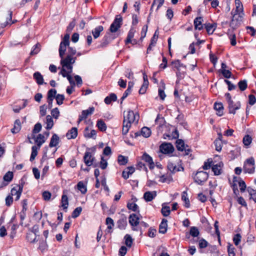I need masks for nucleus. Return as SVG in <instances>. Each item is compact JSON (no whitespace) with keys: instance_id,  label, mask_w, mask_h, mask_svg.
Here are the masks:
<instances>
[{"instance_id":"1","label":"nucleus","mask_w":256,"mask_h":256,"mask_svg":"<svg viewBox=\"0 0 256 256\" xmlns=\"http://www.w3.org/2000/svg\"><path fill=\"white\" fill-rule=\"evenodd\" d=\"M139 115L137 113H134L132 110H129L126 116L124 114L123 126L122 133L126 135L128 132L131 124L134 122L136 124L138 123L139 120Z\"/></svg>"},{"instance_id":"2","label":"nucleus","mask_w":256,"mask_h":256,"mask_svg":"<svg viewBox=\"0 0 256 256\" xmlns=\"http://www.w3.org/2000/svg\"><path fill=\"white\" fill-rule=\"evenodd\" d=\"M60 64L62 67H66L68 70V73H72V64L75 62L76 58L66 56V58H60Z\"/></svg>"},{"instance_id":"3","label":"nucleus","mask_w":256,"mask_h":256,"mask_svg":"<svg viewBox=\"0 0 256 256\" xmlns=\"http://www.w3.org/2000/svg\"><path fill=\"white\" fill-rule=\"evenodd\" d=\"M122 24V18L120 15H116L111 24L110 30L111 32H115L120 28Z\"/></svg>"},{"instance_id":"4","label":"nucleus","mask_w":256,"mask_h":256,"mask_svg":"<svg viewBox=\"0 0 256 256\" xmlns=\"http://www.w3.org/2000/svg\"><path fill=\"white\" fill-rule=\"evenodd\" d=\"M180 162V160L179 159L176 161V163L170 160L167 166L168 170L173 174L178 172L183 171L184 170V168L178 164V162Z\"/></svg>"},{"instance_id":"5","label":"nucleus","mask_w":256,"mask_h":256,"mask_svg":"<svg viewBox=\"0 0 256 256\" xmlns=\"http://www.w3.org/2000/svg\"><path fill=\"white\" fill-rule=\"evenodd\" d=\"M208 177V174L207 172L203 171H198L196 174L194 180L198 184L202 185L207 180Z\"/></svg>"},{"instance_id":"6","label":"nucleus","mask_w":256,"mask_h":256,"mask_svg":"<svg viewBox=\"0 0 256 256\" xmlns=\"http://www.w3.org/2000/svg\"><path fill=\"white\" fill-rule=\"evenodd\" d=\"M140 218L135 214H132L128 217V222L130 226H132L133 230H138V228H136L140 223Z\"/></svg>"},{"instance_id":"7","label":"nucleus","mask_w":256,"mask_h":256,"mask_svg":"<svg viewBox=\"0 0 256 256\" xmlns=\"http://www.w3.org/2000/svg\"><path fill=\"white\" fill-rule=\"evenodd\" d=\"M114 38L110 33L106 34L100 41V43L98 46L97 48H106L111 41Z\"/></svg>"},{"instance_id":"8","label":"nucleus","mask_w":256,"mask_h":256,"mask_svg":"<svg viewBox=\"0 0 256 256\" xmlns=\"http://www.w3.org/2000/svg\"><path fill=\"white\" fill-rule=\"evenodd\" d=\"M174 148L170 143H163L160 146V150L164 154H170L174 151Z\"/></svg>"},{"instance_id":"9","label":"nucleus","mask_w":256,"mask_h":256,"mask_svg":"<svg viewBox=\"0 0 256 256\" xmlns=\"http://www.w3.org/2000/svg\"><path fill=\"white\" fill-rule=\"evenodd\" d=\"M228 109L230 114H236V110H238L240 108V102H238L236 103H234L232 100L228 102Z\"/></svg>"},{"instance_id":"10","label":"nucleus","mask_w":256,"mask_h":256,"mask_svg":"<svg viewBox=\"0 0 256 256\" xmlns=\"http://www.w3.org/2000/svg\"><path fill=\"white\" fill-rule=\"evenodd\" d=\"M242 21V16L239 14H234L230 22V26L234 30L236 28Z\"/></svg>"},{"instance_id":"11","label":"nucleus","mask_w":256,"mask_h":256,"mask_svg":"<svg viewBox=\"0 0 256 256\" xmlns=\"http://www.w3.org/2000/svg\"><path fill=\"white\" fill-rule=\"evenodd\" d=\"M23 186L16 185V186L12 188L11 190L12 196H16V200H18L20 199L22 192Z\"/></svg>"},{"instance_id":"12","label":"nucleus","mask_w":256,"mask_h":256,"mask_svg":"<svg viewBox=\"0 0 256 256\" xmlns=\"http://www.w3.org/2000/svg\"><path fill=\"white\" fill-rule=\"evenodd\" d=\"M94 160L95 158L92 156L90 152H85L84 156V160L87 166H92Z\"/></svg>"},{"instance_id":"13","label":"nucleus","mask_w":256,"mask_h":256,"mask_svg":"<svg viewBox=\"0 0 256 256\" xmlns=\"http://www.w3.org/2000/svg\"><path fill=\"white\" fill-rule=\"evenodd\" d=\"M13 177V172L10 171L8 172L3 177L4 182H2V186H0V188H2L4 186H7L8 184L12 180Z\"/></svg>"},{"instance_id":"14","label":"nucleus","mask_w":256,"mask_h":256,"mask_svg":"<svg viewBox=\"0 0 256 256\" xmlns=\"http://www.w3.org/2000/svg\"><path fill=\"white\" fill-rule=\"evenodd\" d=\"M134 134L135 138L140 136V134L144 138H148L151 134V130L150 128L148 127H144L142 128L140 132H136Z\"/></svg>"},{"instance_id":"15","label":"nucleus","mask_w":256,"mask_h":256,"mask_svg":"<svg viewBox=\"0 0 256 256\" xmlns=\"http://www.w3.org/2000/svg\"><path fill=\"white\" fill-rule=\"evenodd\" d=\"M142 160L148 162L150 169H153L154 167V164L152 160V158L148 154L144 152L142 156Z\"/></svg>"},{"instance_id":"16","label":"nucleus","mask_w":256,"mask_h":256,"mask_svg":"<svg viewBox=\"0 0 256 256\" xmlns=\"http://www.w3.org/2000/svg\"><path fill=\"white\" fill-rule=\"evenodd\" d=\"M84 135L86 138H96V132L95 130H90L88 127H86L84 130Z\"/></svg>"},{"instance_id":"17","label":"nucleus","mask_w":256,"mask_h":256,"mask_svg":"<svg viewBox=\"0 0 256 256\" xmlns=\"http://www.w3.org/2000/svg\"><path fill=\"white\" fill-rule=\"evenodd\" d=\"M203 22V18L202 16H198L196 18L194 21V28L200 30L203 29V25L202 22Z\"/></svg>"},{"instance_id":"18","label":"nucleus","mask_w":256,"mask_h":256,"mask_svg":"<svg viewBox=\"0 0 256 256\" xmlns=\"http://www.w3.org/2000/svg\"><path fill=\"white\" fill-rule=\"evenodd\" d=\"M223 163L220 162L216 164H214L212 166V170L216 176L220 175L222 174V168L223 166Z\"/></svg>"},{"instance_id":"19","label":"nucleus","mask_w":256,"mask_h":256,"mask_svg":"<svg viewBox=\"0 0 256 256\" xmlns=\"http://www.w3.org/2000/svg\"><path fill=\"white\" fill-rule=\"evenodd\" d=\"M156 196V191L146 192L144 194V198L146 202H151Z\"/></svg>"},{"instance_id":"20","label":"nucleus","mask_w":256,"mask_h":256,"mask_svg":"<svg viewBox=\"0 0 256 256\" xmlns=\"http://www.w3.org/2000/svg\"><path fill=\"white\" fill-rule=\"evenodd\" d=\"M78 136V129L74 127L69 130L66 134V136L68 139H74Z\"/></svg>"},{"instance_id":"21","label":"nucleus","mask_w":256,"mask_h":256,"mask_svg":"<svg viewBox=\"0 0 256 256\" xmlns=\"http://www.w3.org/2000/svg\"><path fill=\"white\" fill-rule=\"evenodd\" d=\"M167 229L168 220L165 218H163L159 226V232L164 234L166 232Z\"/></svg>"},{"instance_id":"22","label":"nucleus","mask_w":256,"mask_h":256,"mask_svg":"<svg viewBox=\"0 0 256 256\" xmlns=\"http://www.w3.org/2000/svg\"><path fill=\"white\" fill-rule=\"evenodd\" d=\"M34 78L38 85H42L44 84L43 76L38 72H35L33 74Z\"/></svg>"},{"instance_id":"23","label":"nucleus","mask_w":256,"mask_h":256,"mask_svg":"<svg viewBox=\"0 0 256 256\" xmlns=\"http://www.w3.org/2000/svg\"><path fill=\"white\" fill-rule=\"evenodd\" d=\"M60 142V138L59 136L56 134H54L50 139V141L49 144V146L50 148H52L56 146Z\"/></svg>"},{"instance_id":"24","label":"nucleus","mask_w":256,"mask_h":256,"mask_svg":"<svg viewBox=\"0 0 256 256\" xmlns=\"http://www.w3.org/2000/svg\"><path fill=\"white\" fill-rule=\"evenodd\" d=\"M118 227L120 230H124L127 226V220L126 216H123L117 222Z\"/></svg>"},{"instance_id":"25","label":"nucleus","mask_w":256,"mask_h":256,"mask_svg":"<svg viewBox=\"0 0 256 256\" xmlns=\"http://www.w3.org/2000/svg\"><path fill=\"white\" fill-rule=\"evenodd\" d=\"M8 14L9 15V17L7 18L6 21L4 22V23H2L0 24V27L2 28H5L6 26L10 24V26L12 24H14L16 20H14L12 22V12L10 10L8 11Z\"/></svg>"},{"instance_id":"26","label":"nucleus","mask_w":256,"mask_h":256,"mask_svg":"<svg viewBox=\"0 0 256 256\" xmlns=\"http://www.w3.org/2000/svg\"><path fill=\"white\" fill-rule=\"evenodd\" d=\"M104 30V28L102 26H98L92 30V34L94 39L98 38L102 32Z\"/></svg>"},{"instance_id":"27","label":"nucleus","mask_w":256,"mask_h":256,"mask_svg":"<svg viewBox=\"0 0 256 256\" xmlns=\"http://www.w3.org/2000/svg\"><path fill=\"white\" fill-rule=\"evenodd\" d=\"M214 108L217 112V115L218 116H222L223 115L224 106L222 103L216 102L214 104Z\"/></svg>"},{"instance_id":"28","label":"nucleus","mask_w":256,"mask_h":256,"mask_svg":"<svg viewBox=\"0 0 256 256\" xmlns=\"http://www.w3.org/2000/svg\"><path fill=\"white\" fill-rule=\"evenodd\" d=\"M21 129V123L20 120H16L14 123V128L11 130L12 134H16Z\"/></svg>"},{"instance_id":"29","label":"nucleus","mask_w":256,"mask_h":256,"mask_svg":"<svg viewBox=\"0 0 256 256\" xmlns=\"http://www.w3.org/2000/svg\"><path fill=\"white\" fill-rule=\"evenodd\" d=\"M68 46L69 44H66L65 43L60 42L58 50L60 58L64 57V55L66 50V46Z\"/></svg>"},{"instance_id":"30","label":"nucleus","mask_w":256,"mask_h":256,"mask_svg":"<svg viewBox=\"0 0 256 256\" xmlns=\"http://www.w3.org/2000/svg\"><path fill=\"white\" fill-rule=\"evenodd\" d=\"M94 107H90L88 110H82L80 116L84 120L86 119L88 115L92 114L94 112Z\"/></svg>"},{"instance_id":"31","label":"nucleus","mask_w":256,"mask_h":256,"mask_svg":"<svg viewBox=\"0 0 256 256\" xmlns=\"http://www.w3.org/2000/svg\"><path fill=\"white\" fill-rule=\"evenodd\" d=\"M117 100V96L115 94L112 93L108 96L104 98V102L106 104H108L112 102H115Z\"/></svg>"},{"instance_id":"32","label":"nucleus","mask_w":256,"mask_h":256,"mask_svg":"<svg viewBox=\"0 0 256 256\" xmlns=\"http://www.w3.org/2000/svg\"><path fill=\"white\" fill-rule=\"evenodd\" d=\"M45 141L46 140L44 136L42 134H39L35 140V142L36 143L38 148H40L41 146L45 142Z\"/></svg>"},{"instance_id":"33","label":"nucleus","mask_w":256,"mask_h":256,"mask_svg":"<svg viewBox=\"0 0 256 256\" xmlns=\"http://www.w3.org/2000/svg\"><path fill=\"white\" fill-rule=\"evenodd\" d=\"M46 129L50 130L54 126V121L50 116L48 115L46 116Z\"/></svg>"},{"instance_id":"34","label":"nucleus","mask_w":256,"mask_h":256,"mask_svg":"<svg viewBox=\"0 0 256 256\" xmlns=\"http://www.w3.org/2000/svg\"><path fill=\"white\" fill-rule=\"evenodd\" d=\"M134 32L135 30L133 28H130L125 41L126 44L132 43V38L134 36Z\"/></svg>"},{"instance_id":"35","label":"nucleus","mask_w":256,"mask_h":256,"mask_svg":"<svg viewBox=\"0 0 256 256\" xmlns=\"http://www.w3.org/2000/svg\"><path fill=\"white\" fill-rule=\"evenodd\" d=\"M176 148L177 150L179 151H184L185 147L184 142L183 140L181 139H178L176 140Z\"/></svg>"},{"instance_id":"36","label":"nucleus","mask_w":256,"mask_h":256,"mask_svg":"<svg viewBox=\"0 0 256 256\" xmlns=\"http://www.w3.org/2000/svg\"><path fill=\"white\" fill-rule=\"evenodd\" d=\"M172 64L174 66V68H176L178 71H180V68H186V66L184 64H182L178 60L172 61Z\"/></svg>"},{"instance_id":"37","label":"nucleus","mask_w":256,"mask_h":256,"mask_svg":"<svg viewBox=\"0 0 256 256\" xmlns=\"http://www.w3.org/2000/svg\"><path fill=\"white\" fill-rule=\"evenodd\" d=\"M127 208L128 210H132L133 212H140L138 206L134 202H128L127 204Z\"/></svg>"},{"instance_id":"38","label":"nucleus","mask_w":256,"mask_h":256,"mask_svg":"<svg viewBox=\"0 0 256 256\" xmlns=\"http://www.w3.org/2000/svg\"><path fill=\"white\" fill-rule=\"evenodd\" d=\"M38 147L34 146L32 148V153L30 157V162H32L36 158V156L38 154V150L39 149Z\"/></svg>"},{"instance_id":"39","label":"nucleus","mask_w":256,"mask_h":256,"mask_svg":"<svg viewBox=\"0 0 256 256\" xmlns=\"http://www.w3.org/2000/svg\"><path fill=\"white\" fill-rule=\"evenodd\" d=\"M96 126L100 131L104 132L106 130V124L102 120H98Z\"/></svg>"},{"instance_id":"40","label":"nucleus","mask_w":256,"mask_h":256,"mask_svg":"<svg viewBox=\"0 0 256 256\" xmlns=\"http://www.w3.org/2000/svg\"><path fill=\"white\" fill-rule=\"evenodd\" d=\"M187 195L186 192H183L182 194V200L184 202L185 207L188 208L190 206V203Z\"/></svg>"},{"instance_id":"41","label":"nucleus","mask_w":256,"mask_h":256,"mask_svg":"<svg viewBox=\"0 0 256 256\" xmlns=\"http://www.w3.org/2000/svg\"><path fill=\"white\" fill-rule=\"evenodd\" d=\"M106 224L108 225V228H107L108 232H110V230L112 229V227L114 226V220L112 218H110V217H108L106 218Z\"/></svg>"},{"instance_id":"42","label":"nucleus","mask_w":256,"mask_h":256,"mask_svg":"<svg viewBox=\"0 0 256 256\" xmlns=\"http://www.w3.org/2000/svg\"><path fill=\"white\" fill-rule=\"evenodd\" d=\"M77 187L78 189L80 190L82 194H84L86 192V188L82 182H78L77 184Z\"/></svg>"},{"instance_id":"43","label":"nucleus","mask_w":256,"mask_h":256,"mask_svg":"<svg viewBox=\"0 0 256 256\" xmlns=\"http://www.w3.org/2000/svg\"><path fill=\"white\" fill-rule=\"evenodd\" d=\"M62 206L64 209H67L68 204V198L66 195L63 194L62 196Z\"/></svg>"},{"instance_id":"44","label":"nucleus","mask_w":256,"mask_h":256,"mask_svg":"<svg viewBox=\"0 0 256 256\" xmlns=\"http://www.w3.org/2000/svg\"><path fill=\"white\" fill-rule=\"evenodd\" d=\"M26 238L28 241L31 243H34L37 242V240H36V236L32 232L28 233L26 234Z\"/></svg>"},{"instance_id":"45","label":"nucleus","mask_w":256,"mask_h":256,"mask_svg":"<svg viewBox=\"0 0 256 256\" xmlns=\"http://www.w3.org/2000/svg\"><path fill=\"white\" fill-rule=\"evenodd\" d=\"M118 161L120 165H125L128 162V158L122 155H120L118 156Z\"/></svg>"},{"instance_id":"46","label":"nucleus","mask_w":256,"mask_h":256,"mask_svg":"<svg viewBox=\"0 0 256 256\" xmlns=\"http://www.w3.org/2000/svg\"><path fill=\"white\" fill-rule=\"evenodd\" d=\"M247 190L250 196V198H252L256 203V190L248 187Z\"/></svg>"},{"instance_id":"47","label":"nucleus","mask_w":256,"mask_h":256,"mask_svg":"<svg viewBox=\"0 0 256 256\" xmlns=\"http://www.w3.org/2000/svg\"><path fill=\"white\" fill-rule=\"evenodd\" d=\"M252 142V138L250 135L245 136L242 140L243 144L244 146H248L251 144Z\"/></svg>"},{"instance_id":"48","label":"nucleus","mask_w":256,"mask_h":256,"mask_svg":"<svg viewBox=\"0 0 256 256\" xmlns=\"http://www.w3.org/2000/svg\"><path fill=\"white\" fill-rule=\"evenodd\" d=\"M190 234L193 237H197L199 235L200 232L196 227L192 226L190 228Z\"/></svg>"},{"instance_id":"49","label":"nucleus","mask_w":256,"mask_h":256,"mask_svg":"<svg viewBox=\"0 0 256 256\" xmlns=\"http://www.w3.org/2000/svg\"><path fill=\"white\" fill-rule=\"evenodd\" d=\"M236 182H237V177L234 176L233 178V184L232 185V188L234 193L236 195H238V194L239 192L237 188L236 184Z\"/></svg>"},{"instance_id":"50","label":"nucleus","mask_w":256,"mask_h":256,"mask_svg":"<svg viewBox=\"0 0 256 256\" xmlns=\"http://www.w3.org/2000/svg\"><path fill=\"white\" fill-rule=\"evenodd\" d=\"M40 46L39 43H38L36 44H35L33 46L32 49L30 52V55L34 56L38 54V52L40 50Z\"/></svg>"},{"instance_id":"51","label":"nucleus","mask_w":256,"mask_h":256,"mask_svg":"<svg viewBox=\"0 0 256 256\" xmlns=\"http://www.w3.org/2000/svg\"><path fill=\"white\" fill-rule=\"evenodd\" d=\"M238 86L240 90L244 91L247 88L248 84L246 80H240L238 82Z\"/></svg>"},{"instance_id":"52","label":"nucleus","mask_w":256,"mask_h":256,"mask_svg":"<svg viewBox=\"0 0 256 256\" xmlns=\"http://www.w3.org/2000/svg\"><path fill=\"white\" fill-rule=\"evenodd\" d=\"M82 211V208L80 206L77 207L72 212V218H76L78 217Z\"/></svg>"},{"instance_id":"53","label":"nucleus","mask_w":256,"mask_h":256,"mask_svg":"<svg viewBox=\"0 0 256 256\" xmlns=\"http://www.w3.org/2000/svg\"><path fill=\"white\" fill-rule=\"evenodd\" d=\"M161 212L164 216H168L170 212V206H163L161 210Z\"/></svg>"},{"instance_id":"54","label":"nucleus","mask_w":256,"mask_h":256,"mask_svg":"<svg viewBox=\"0 0 256 256\" xmlns=\"http://www.w3.org/2000/svg\"><path fill=\"white\" fill-rule=\"evenodd\" d=\"M125 244L128 247H130L132 244V238L129 234H126L124 236Z\"/></svg>"},{"instance_id":"55","label":"nucleus","mask_w":256,"mask_h":256,"mask_svg":"<svg viewBox=\"0 0 256 256\" xmlns=\"http://www.w3.org/2000/svg\"><path fill=\"white\" fill-rule=\"evenodd\" d=\"M56 99L57 104L58 105H61L63 104L64 96L63 94H58L56 96Z\"/></svg>"},{"instance_id":"56","label":"nucleus","mask_w":256,"mask_h":256,"mask_svg":"<svg viewBox=\"0 0 256 256\" xmlns=\"http://www.w3.org/2000/svg\"><path fill=\"white\" fill-rule=\"evenodd\" d=\"M228 256H235L234 248L232 244H228Z\"/></svg>"},{"instance_id":"57","label":"nucleus","mask_w":256,"mask_h":256,"mask_svg":"<svg viewBox=\"0 0 256 256\" xmlns=\"http://www.w3.org/2000/svg\"><path fill=\"white\" fill-rule=\"evenodd\" d=\"M56 90L55 89H50L48 92V98L54 99L56 96Z\"/></svg>"},{"instance_id":"58","label":"nucleus","mask_w":256,"mask_h":256,"mask_svg":"<svg viewBox=\"0 0 256 256\" xmlns=\"http://www.w3.org/2000/svg\"><path fill=\"white\" fill-rule=\"evenodd\" d=\"M76 26V20L74 19L68 24L66 28V32H71L73 28Z\"/></svg>"},{"instance_id":"59","label":"nucleus","mask_w":256,"mask_h":256,"mask_svg":"<svg viewBox=\"0 0 256 256\" xmlns=\"http://www.w3.org/2000/svg\"><path fill=\"white\" fill-rule=\"evenodd\" d=\"M254 166H248V165H246L244 166V170L246 172H248L249 174H252L254 172Z\"/></svg>"},{"instance_id":"60","label":"nucleus","mask_w":256,"mask_h":256,"mask_svg":"<svg viewBox=\"0 0 256 256\" xmlns=\"http://www.w3.org/2000/svg\"><path fill=\"white\" fill-rule=\"evenodd\" d=\"M158 30H156L153 36L152 37V38L151 39V40H150L151 45L154 46L156 44L157 40H158Z\"/></svg>"},{"instance_id":"61","label":"nucleus","mask_w":256,"mask_h":256,"mask_svg":"<svg viewBox=\"0 0 256 256\" xmlns=\"http://www.w3.org/2000/svg\"><path fill=\"white\" fill-rule=\"evenodd\" d=\"M236 11L237 12L243 10V6L240 0H235Z\"/></svg>"},{"instance_id":"62","label":"nucleus","mask_w":256,"mask_h":256,"mask_svg":"<svg viewBox=\"0 0 256 256\" xmlns=\"http://www.w3.org/2000/svg\"><path fill=\"white\" fill-rule=\"evenodd\" d=\"M212 159H208V162H206L204 163V166H202V168L204 170H208L212 166Z\"/></svg>"},{"instance_id":"63","label":"nucleus","mask_w":256,"mask_h":256,"mask_svg":"<svg viewBox=\"0 0 256 256\" xmlns=\"http://www.w3.org/2000/svg\"><path fill=\"white\" fill-rule=\"evenodd\" d=\"M41 129L42 124L40 122H38L34 125V128L32 130V132L34 134H37L41 130Z\"/></svg>"},{"instance_id":"64","label":"nucleus","mask_w":256,"mask_h":256,"mask_svg":"<svg viewBox=\"0 0 256 256\" xmlns=\"http://www.w3.org/2000/svg\"><path fill=\"white\" fill-rule=\"evenodd\" d=\"M240 240L241 236L239 234H236L233 238V241L236 246H238L240 244Z\"/></svg>"}]
</instances>
